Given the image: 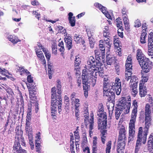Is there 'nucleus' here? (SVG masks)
I'll return each instance as SVG.
<instances>
[{"label": "nucleus", "mask_w": 153, "mask_h": 153, "mask_svg": "<svg viewBox=\"0 0 153 153\" xmlns=\"http://www.w3.org/2000/svg\"><path fill=\"white\" fill-rule=\"evenodd\" d=\"M29 92L30 98L31 100L36 101V100L37 88L36 85L27 87Z\"/></svg>", "instance_id": "10"}, {"label": "nucleus", "mask_w": 153, "mask_h": 153, "mask_svg": "<svg viewBox=\"0 0 153 153\" xmlns=\"http://www.w3.org/2000/svg\"><path fill=\"white\" fill-rule=\"evenodd\" d=\"M143 127H140L139 128L137 135V139L136 143L135 153H138L140 150V149L141 145V142L143 141V143L145 144L146 143V140L143 139Z\"/></svg>", "instance_id": "5"}, {"label": "nucleus", "mask_w": 153, "mask_h": 153, "mask_svg": "<svg viewBox=\"0 0 153 153\" xmlns=\"http://www.w3.org/2000/svg\"><path fill=\"white\" fill-rule=\"evenodd\" d=\"M137 60H138V62L139 63V62L140 61L142 62L143 60H144L146 57H144V55H143L140 56H137Z\"/></svg>", "instance_id": "53"}, {"label": "nucleus", "mask_w": 153, "mask_h": 153, "mask_svg": "<svg viewBox=\"0 0 153 153\" xmlns=\"http://www.w3.org/2000/svg\"><path fill=\"white\" fill-rule=\"evenodd\" d=\"M133 109L132 111L131 119L130 120L129 126V139L130 138V137H133L135 132L134 123L136 121V119L137 115L138 107L137 102L136 100H134L133 101Z\"/></svg>", "instance_id": "2"}, {"label": "nucleus", "mask_w": 153, "mask_h": 153, "mask_svg": "<svg viewBox=\"0 0 153 153\" xmlns=\"http://www.w3.org/2000/svg\"><path fill=\"white\" fill-rule=\"evenodd\" d=\"M99 118L98 120V129H104L107 124V116L105 112L97 113Z\"/></svg>", "instance_id": "7"}, {"label": "nucleus", "mask_w": 153, "mask_h": 153, "mask_svg": "<svg viewBox=\"0 0 153 153\" xmlns=\"http://www.w3.org/2000/svg\"><path fill=\"white\" fill-rule=\"evenodd\" d=\"M38 46V48H39L41 50V48L43 52L45 54L49 52L48 50L46 48H45L44 47L42 46L39 43L37 45Z\"/></svg>", "instance_id": "43"}, {"label": "nucleus", "mask_w": 153, "mask_h": 153, "mask_svg": "<svg viewBox=\"0 0 153 153\" xmlns=\"http://www.w3.org/2000/svg\"><path fill=\"white\" fill-rule=\"evenodd\" d=\"M126 139V135L125 134H119L118 138L119 141H122L121 144H123V143H125L124 141Z\"/></svg>", "instance_id": "38"}, {"label": "nucleus", "mask_w": 153, "mask_h": 153, "mask_svg": "<svg viewBox=\"0 0 153 153\" xmlns=\"http://www.w3.org/2000/svg\"><path fill=\"white\" fill-rule=\"evenodd\" d=\"M35 51L37 57L42 62V64L45 66H46L45 60L42 51H40V49L38 48H35Z\"/></svg>", "instance_id": "13"}, {"label": "nucleus", "mask_w": 153, "mask_h": 153, "mask_svg": "<svg viewBox=\"0 0 153 153\" xmlns=\"http://www.w3.org/2000/svg\"><path fill=\"white\" fill-rule=\"evenodd\" d=\"M112 87L105 82L103 83V95L108 100L111 102L114 101L115 99L114 91Z\"/></svg>", "instance_id": "4"}, {"label": "nucleus", "mask_w": 153, "mask_h": 153, "mask_svg": "<svg viewBox=\"0 0 153 153\" xmlns=\"http://www.w3.org/2000/svg\"><path fill=\"white\" fill-rule=\"evenodd\" d=\"M148 54L149 56H151V58L153 59V48H149L148 46Z\"/></svg>", "instance_id": "52"}, {"label": "nucleus", "mask_w": 153, "mask_h": 153, "mask_svg": "<svg viewBox=\"0 0 153 153\" xmlns=\"http://www.w3.org/2000/svg\"><path fill=\"white\" fill-rule=\"evenodd\" d=\"M0 73L4 76H6L7 73L9 74L8 71L4 68L1 69L0 68Z\"/></svg>", "instance_id": "59"}, {"label": "nucleus", "mask_w": 153, "mask_h": 153, "mask_svg": "<svg viewBox=\"0 0 153 153\" xmlns=\"http://www.w3.org/2000/svg\"><path fill=\"white\" fill-rule=\"evenodd\" d=\"M115 90L117 94L119 95L121 91V83L119 78H116L115 81Z\"/></svg>", "instance_id": "15"}, {"label": "nucleus", "mask_w": 153, "mask_h": 153, "mask_svg": "<svg viewBox=\"0 0 153 153\" xmlns=\"http://www.w3.org/2000/svg\"><path fill=\"white\" fill-rule=\"evenodd\" d=\"M58 46L60 47V48L59 49L60 52H61V54L62 55V56H63V53L64 51L65 48L64 46L63 42L62 41L59 40V43L58 44Z\"/></svg>", "instance_id": "28"}, {"label": "nucleus", "mask_w": 153, "mask_h": 153, "mask_svg": "<svg viewBox=\"0 0 153 153\" xmlns=\"http://www.w3.org/2000/svg\"><path fill=\"white\" fill-rule=\"evenodd\" d=\"M73 14L71 12H70L68 14L69 22L72 27L74 26L75 23V19L74 17H72Z\"/></svg>", "instance_id": "23"}, {"label": "nucleus", "mask_w": 153, "mask_h": 153, "mask_svg": "<svg viewBox=\"0 0 153 153\" xmlns=\"http://www.w3.org/2000/svg\"><path fill=\"white\" fill-rule=\"evenodd\" d=\"M111 142H108L107 144L106 149V153H110V150L111 148Z\"/></svg>", "instance_id": "47"}, {"label": "nucleus", "mask_w": 153, "mask_h": 153, "mask_svg": "<svg viewBox=\"0 0 153 153\" xmlns=\"http://www.w3.org/2000/svg\"><path fill=\"white\" fill-rule=\"evenodd\" d=\"M56 100L54 102V100H51V112L55 114L56 111Z\"/></svg>", "instance_id": "27"}, {"label": "nucleus", "mask_w": 153, "mask_h": 153, "mask_svg": "<svg viewBox=\"0 0 153 153\" xmlns=\"http://www.w3.org/2000/svg\"><path fill=\"white\" fill-rule=\"evenodd\" d=\"M74 133L75 140H79L80 137L79 135L78 130L77 129H76Z\"/></svg>", "instance_id": "54"}, {"label": "nucleus", "mask_w": 153, "mask_h": 153, "mask_svg": "<svg viewBox=\"0 0 153 153\" xmlns=\"http://www.w3.org/2000/svg\"><path fill=\"white\" fill-rule=\"evenodd\" d=\"M80 102L79 100L78 99H75V100L74 101V102L75 103V108H79L80 106V103L79 102Z\"/></svg>", "instance_id": "60"}, {"label": "nucleus", "mask_w": 153, "mask_h": 153, "mask_svg": "<svg viewBox=\"0 0 153 153\" xmlns=\"http://www.w3.org/2000/svg\"><path fill=\"white\" fill-rule=\"evenodd\" d=\"M100 43L99 46L100 47V45H102L105 49V47L108 48V51H109L111 46L112 41L111 40H109V41L108 42H104L103 40H100Z\"/></svg>", "instance_id": "19"}, {"label": "nucleus", "mask_w": 153, "mask_h": 153, "mask_svg": "<svg viewBox=\"0 0 153 153\" xmlns=\"http://www.w3.org/2000/svg\"><path fill=\"white\" fill-rule=\"evenodd\" d=\"M116 54L119 56H122L121 49V48L119 47H117L116 48Z\"/></svg>", "instance_id": "56"}, {"label": "nucleus", "mask_w": 153, "mask_h": 153, "mask_svg": "<svg viewBox=\"0 0 153 153\" xmlns=\"http://www.w3.org/2000/svg\"><path fill=\"white\" fill-rule=\"evenodd\" d=\"M86 137L84 138V139L83 140L82 142V148H84L85 147H86L85 146H86L87 140H86Z\"/></svg>", "instance_id": "64"}, {"label": "nucleus", "mask_w": 153, "mask_h": 153, "mask_svg": "<svg viewBox=\"0 0 153 153\" xmlns=\"http://www.w3.org/2000/svg\"><path fill=\"white\" fill-rule=\"evenodd\" d=\"M115 62V59L114 57L108 56L107 57L106 62L108 65H111Z\"/></svg>", "instance_id": "26"}, {"label": "nucleus", "mask_w": 153, "mask_h": 153, "mask_svg": "<svg viewBox=\"0 0 153 153\" xmlns=\"http://www.w3.org/2000/svg\"><path fill=\"white\" fill-rule=\"evenodd\" d=\"M36 142V151L38 152H40V143L39 142L37 143V142H36V141H35Z\"/></svg>", "instance_id": "50"}, {"label": "nucleus", "mask_w": 153, "mask_h": 153, "mask_svg": "<svg viewBox=\"0 0 153 153\" xmlns=\"http://www.w3.org/2000/svg\"><path fill=\"white\" fill-rule=\"evenodd\" d=\"M141 26V23L139 20L137 19L134 22V27H139Z\"/></svg>", "instance_id": "51"}, {"label": "nucleus", "mask_w": 153, "mask_h": 153, "mask_svg": "<svg viewBox=\"0 0 153 153\" xmlns=\"http://www.w3.org/2000/svg\"><path fill=\"white\" fill-rule=\"evenodd\" d=\"M139 64L144 72L146 73L150 71L153 66L152 62L147 58H145L142 62L140 61Z\"/></svg>", "instance_id": "8"}, {"label": "nucleus", "mask_w": 153, "mask_h": 153, "mask_svg": "<svg viewBox=\"0 0 153 153\" xmlns=\"http://www.w3.org/2000/svg\"><path fill=\"white\" fill-rule=\"evenodd\" d=\"M28 133L26 132V133L27 134L29 140H33V138L32 135V130H31L28 131Z\"/></svg>", "instance_id": "57"}, {"label": "nucleus", "mask_w": 153, "mask_h": 153, "mask_svg": "<svg viewBox=\"0 0 153 153\" xmlns=\"http://www.w3.org/2000/svg\"><path fill=\"white\" fill-rule=\"evenodd\" d=\"M99 118L98 120V129H104L107 124V116L105 112L97 113Z\"/></svg>", "instance_id": "6"}, {"label": "nucleus", "mask_w": 153, "mask_h": 153, "mask_svg": "<svg viewBox=\"0 0 153 153\" xmlns=\"http://www.w3.org/2000/svg\"><path fill=\"white\" fill-rule=\"evenodd\" d=\"M146 23H144L142 25V27L143 30V32H145L146 33V31L147 29L146 27Z\"/></svg>", "instance_id": "63"}, {"label": "nucleus", "mask_w": 153, "mask_h": 153, "mask_svg": "<svg viewBox=\"0 0 153 153\" xmlns=\"http://www.w3.org/2000/svg\"><path fill=\"white\" fill-rule=\"evenodd\" d=\"M73 138V137H71V138L70 142L71 144L70 145V150L71 151H73L74 150V142H73L72 141V140H73L72 138Z\"/></svg>", "instance_id": "58"}, {"label": "nucleus", "mask_w": 153, "mask_h": 153, "mask_svg": "<svg viewBox=\"0 0 153 153\" xmlns=\"http://www.w3.org/2000/svg\"><path fill=\"white\" fill-rule=\"evenodd\" d=\"M138 82V78L135 76H132L131 77L130 82L129 83L130 86L134 85L135 84L137 85V83Z\"/></svg>", "instance_id": "24"}, {"label": "nucleus", "mask_w": 153, "mask_h": 153, "mask_svg": "<svg viewBox=\"0 0 153 153\" xmlns=\"http://www.w3.org/2000/svg\"><path fill=\"white\" fill-rule=\"evenodd\" d=\"M121 20V19H120L119 18L117 19L116 21V23L117 27H123L122 22Z\"/></svg>", "instance_id": "46"}, {"label": "nucleus", "mask_w": 153, "mask_h": 153, "mask_svg": "<svg viewBox=\"0 0 153 153\" xmlns=\"http://www.w3.org/2000/svg\"><path fill=\"white\" fill-rule=\"evenodd\" d=\"M52 53L55 55L57 54V48L56 44L55 43H53L51 46Z\"/></svg>", "instance_id": "37"}, {"label": "nucleus", "mask_w": 153, "mask_h": 153, "mask_svg": "<svg viewBox=\"0 0 153 153\" xmlns=\"http://www.w3.org/2000/svg\"><path fill=\"white\" fill-rule=\"evenodd\" d=\"M26 131L28 133V131L31 130V129L30 128V122H29V118H28V119H26Z\"/></svg>", "instance_id": "41"}, {"label": "nucleus", "mask_w": 153, "mask_h": 153, "mask_svg": "<svg viewBox=\"0 0 153 153\" xmlns=\"http://www.w3.org/2000/svg\"><path fill=\"white\" fill-rule=\"evenodd\" d=\"M66 37L64 39L67 45V47L68 50L70 49L72 46V39L69 35H68L67 33L66 34Z\"/></svg>", "instance_id": "16"}, {"label": "nucleus", "mask_w": 153, "mask_h": 153, "mask_svg": "<svg viewBox=\"0 0 153 153\" xmlns=\"http://www.w3.org/2000/svg\"><path fill=\"white\" fill-rule=\"evenodd\" d=\"M73 39L74 41L77 43H79L83 45L85 42L84 39L81 37V36L77 34H74Z\"/></svg>", "instance_id": "18"}, {"label": "nucleus", "mask_w": 153, "mask_h": 153, "mask_svg": "<svg viewBox=\"0 0 153 153\" xmlns=\"http://www.w3.org/2000/svg\"><path fill=\"white\" fill-rule=\"evenodd\" d=\"M57 97H58L56 98V99H57V101L59 102L58 104V108L59 111H59V110L61 109L62 105V98L61 96L60 95H57Z\"/></svg>", "instance_id": "40"}, {"label": "nucleus", "mask_w": 153, "mask_h": 153, "mask_svg": "<svg viewBox=\"0 0 153 153\" xmlns=\"http://www.w3.org/2000/svg\"><path fill=\"white\" fill-rule=\"evenodd\" d=\"M145 126L144 128V131L143 130V139L146 140L147 135L148 133L149 129L150 126L151 125V116L150 114H145Z\"/></svg>", "instance_id": "9"}, {"label": "nucleus", "mask_w": 153, "mask_h": 153, "mask_svg": "<svg viewBox=\"0 0 153 153\" xmlns=\"http://www.w3.org/2000/svg\"><path fill=\"white\" fill-rule=\"evenodd\" d=\"M126 72H131L132 65L131 63H126Z\"/></svg>", "instance_id": "39"}, {"label": "nucleus", "mask_w": 153, "mask_h": 153, "mask_svg": "<svg viewBox=\"0 0 153 153\" xmlns=\"http://www.w3.org/2000/svg\"><path fill=\"white\" fill-rule=\"evenodd\" d=\"M17 68L18 72L21 75L25 74L27 75L30 74V72L24 68L23 67H18Z\"/></svg>", "instance_id": "20"}, {"label": "nucleus", "mask_w": 153, "mask_h": 153, "mask_svg": "<svg viewBox=\"0 0 153 153\" xmlns=\"http://www.w3.org/2000/svg\"><path fill=\"white\" fill-rule=\"evenodd\" d=\"M56 90L55 87H53L52 88L51 90V100H53L55 101L56 100V98L57 97V95H56Z\"/></svg>", "instance_id": "25"}, {"label": "nucleus", "mask_w": 153, "mask_h": 153, "mask_svg": "<svg viewBox=\"0 0 153 153\" xmlns=\"http://www.w3.org/2000/svg\"><path fill=\"white\" fill-rule=\"evenodd\" d=\"M119 104L121 108L123 109H127L128 111H129V110L131 106V103L129 102H127L125 98H123L121 99Z\"/></svg>", "instance_id": "12"}, {"label": "nucleus", "mask_w": 153, "mask_h": 153, "mask_svg": "<svg viewBox=\"0 0 153 153\" xmlns=\"http://www.w3.org/2000/svg\"><path fill=\"white\" fill-rule=\"evenodd\" d=\"M88 39L91 48H93L95 42L94 39L91 36L88 37Z\"/></svg>", "instance_id": "42"}, {"label": "nucleus", "mask_w": 153, "mask_h": 153, "mask_svg": "<svg viewBox=\"0 0 153 153\" xmlns=\"http://www.w3.org/2000/svg\"><path fill=\"white\" fill-rule=\"evenodd\" d=\"M130 87L131 88V93L132 94L135 96L137 93V85H136V84H135L134 85L130 86Z\"/></svg>", "instance_id": "33"}, {"label": "nucleus", "mask_w": 153, "mask_h": 153, "mask_svg": "<svg viewBox=\"0 0 153 153\" xmlns=\"http://www.w3.org/2000/svg\"><path fill=\"white\" fill-rule=\"evenodd\" d=\"M83 152L84 153H90V150L89 147L88 146L82 148Z\"/></svg>", "instance_id": "62"}, {"label": "nucleus", "mask_w": 153, "mask_h": 153, "mask_svg": "<svg viewBox=\"0 0 153 153\" xmlns=\"http://www.w3.org/2000/svg\"><path fill=\"white\" fill-rule=\"evenodd\" d=\"M123 110L121 108V107H120L115 112V117L116 119L118 120V119L121 113V111Z\"/></svg>", "instance_id": "44"}, {"label": "nucleus", "mask_w": 153, "mask_h": 153, "mask_svg": "<svg viewBox=\"0 0 153 153\" xmlns=\"http://www.w3.org/2000/svg\"><path fill=\"white\" fill-rule=\"evenodd\" d=\"M146 33L145 32H143L142 33L140 38V41L141 43L144 44L146 42L145 39Z\"/></svg>", "instance_id": "35"}, {"label": "nucleus", "mask_w": 153, "mask_h": 153, "mask_svg": "<svg viewBox=\"0 0 153 153\" xmlns=\"http://www.w3.org/2000/svg\"><path fill=\"white\" fill-rule=\"evenodd\" d=\"M81 61L80 59L79 58V57L78 56H76V58L75 60V65L76 67V68H75V69H76V71H78L79 69L78 67L79 65L80 64Z\"/></svg>", "instance_id": "31"}, {"label": "nucleus", "mask_w": 153, "mask_h": 153, "mask_svg": "<svg viewBox=\"0 0 153 153\" xmlns=\"http://www.w3.org/2000/svg\"><path fill=\"white\" fill-rule=\"evenodd\" d=\"M147 146L149 152H152L153 151V133L150 135L148 142Z\"/></svg>", "instance_id": "17"}, {"label": "nucleus", "mask_w": 153, "mask_h": 153, "mask_svg": "<svg viewBox=\"0 0 153 153\" xmlns=\"http://www.w3.org/2000/svg\"><path fill=\"white\" fill-rule=\"evenodd\" d=\"M7 38L13 44H16L18 42L20 41L18 38L14 35H8L7 36Z\"/></svg>", "instance_id": "22"}, {"label": "nucleus", "mask_w": 153, "mask_h": 153, "mask_svg": "<svg viewBox=\"0 0 153 153\" xmlns=\"http://www.w3.org/2000/svg\"><path fill=\"white\" fill-rule=\"evenodd\" d=\"M150 32L148 36V45L149 48H153V30Z\"/></svg>", "instance_id": "21"}, {"label": "nucleus", "mask_w": 153, "mask_h": 153, "mask_svg": "<svg viewBox=\"0 0 153 153\" xmlns=\"http://www.w3.org/2000/svg\"><path fill=\"white\" fill-rule=\"evenodd\" d=\"M91 116V118L88 120L89 123L90 124L89 129L90 130H92L93 129L94 123L93 115L92 114Z\"/></svg>", "instance_id": "34"}, {"label": "nucleus", "mask_w": 153, "mask_h": 153, "mask_svg": "<svg viewBox=\"0 0 153 153\" xmlns=\"http://www.w3.org/2000/svg\"><path fill=\"white\" fill-rule=\"evenodd\" d=\"M19 97L17 98L18 101L20 102L22 106H23L24 105V100L23 98L22 94L21 93H19Z\"/></svg>", "instance_id": "48"}, {"label": "nucleus", "mask_w": 153, "mask_h": 153, "mask_svg": "<svg viewBox=\"0 0 153 153\" xmlns=\"http://www.w3.org/2000/svg\"><path fill=\"white\" fill-rule=\"evenodd\" d=\"M124 24L126 27H128L129 23V20L127 15L124 16L123 17Z\"/></svg>", "instance_id": "49"}, {"label": "nucleus", "mask_w": 153, "mask_h": 153, "mask_svg": "<svg viewBox=\"0 0 153 153\" xmlns=\"http://www.w3.org/2000/svg\"><path fill=\"white\" fill-rule=\"evenodd\" d=\"M125 145V144L123 143L121 146L120 144H118L117 149V153H123Z\"/></svg>", "instance_id": "30"}, {"label": "nucleus", "mask_w": 153, "mask_h": 153, "mask_svg": "<svg viewBox=\"0 0 153 153\" xmlns=\"http://www.w3.org/2000/svg\"><path fill=\"white\" fill-rule=\"evenodd\" d=\"M100 50L101 53L97 52V51H95L96 60L93 56H91L87 61V65L86 68L83 69L82 72V78L83 85L84 95L85 97L88 96V89L89 85L88 84L92 83L93 86L96 82L97 74L100 76V73H103V71L100 68L101 62H103L105 59V49L102 45H100Z\"/></svg>", "instance_id": "1"}, {"label": "nucleus", "mask_w": 153, "mask_h": 153, "mask_svg": "<svg viewBox=\"0 0 153 153\" xmlns=\"http://www.w3.org/2000/svg\"><path fill=\"white\" fill-rule=\"evenodd\" d=\"M95 6L98 8L104 14L105 16L108 19H111V17L107 10V8L98 3L94 4Z\"/></svg>", "instance_id": "11"}, {"label": "nucleus", "mask_w": 153, "mask_h": 153, "mask_svg": "<svg viewBox=\"0 0 153 153\" xmlns=\"http://www.w3.org/2000/svg\"><path fill=\"white\" fill-rule=\"evenodd\" d=\"M118 128L120 130L119 134H126L125 127L123 125L118 124Z\"/></svg>", "instance_id": "32"}, {"label": "nucleus", "mask_w": 153, "mask_h": 153, "mask_svg": "<svg viewBox=\"0 0 153 153\" xmlns=\"http://www.w3.org/2000/svg\"><path fill=\"white\" fill-rule=\"evenodd\" d=\"M145 114H146L147 115L148 114H151L150 106L149 104H146L145 108Z\"/></svg>", "instance_id": "36"}, {"label": "nucleus", "mask_w": 153, "mask_h": 153, "mask_svg": "<svg viewBox=\"0 0 153 153\" xmlns=\"http://www.w3.org/2000/svg\"><path fill=\"white\" fill-rule=\"evenodd\" d=\"M64 102L65 104L67 106H68L69 105V99L68 97L65 95L64 97Z\"/></svg>", "instance_id": "61"}, {"label": "nucleus", "mask_w": 153, "mask_h": 153, "mask_svg": "<svg viewBox=\"0 0 153 153\" xmlns=\"http://www.w3.org/2000/svg\"><path fill=\"white\" fill-rule=\"evenodd\" d=\"M131 72H126L125 74V80L128 81L132 77Z\"/></svg>", "instance_id": "45"}, {"label": "nucleus", "mask_w": 153, "mask_h": 153, "mask_svg": "<svg viewBox=\"0 0 153 153\" xmlns=\"http://www.w3.org/2000/svg\"><path fill=\"white\" fill-rule=\"evenodd\" d=\"M58 85H57V91L56 93L58 94V95H60V94H61V85H60V83L58 82Z\"/></svg>", "instance_id": "55"}, {"label": "nucleus", "mask_w": 153, "mask_h": 153, "mask_svg": "<svg viewBox=\"0 0 153 153\" xmlns=\"http://www.w3.org/2000/svg\"><path fill=\"white\" fill-rule=\"evenodd\" d=\"M27 75V80L29 83L27 84V87L29 86H30V85H35V84L33 82V77H32L30 74Z\"/></svg>", "instance_id": "29"}, {"label": "nucleus", "mask_w": 153, "mask_h": 153, "mask_svg": "<svg viewBox=\"0 0 153 153\" xmlns=\"http://www.w3.org/2000/svg\"><path fill=\"white\" fill-rule=\"evenodd\" d=\"M144 83L140 82L139 86V94L141 97H144L147 94L146 89L144 86Z\"/></svg>", "instance_id": "14"}, {"label": "nucleus", "mask_w": 153, "mask_h": 153, "mask_svg": "<svg viewBox=\"0 0 153 153\" xmlns=\"http://www.w3.org/2000/svg\"><path fill=\"white\" fill-rule=\"evenodd\" d=\"M15 140L13 146V153H26L25 150L22 149L20 146V144L23 146H25L24 138L20 135H16L15 136Z\"/></svg>", "instance_id": "3"}]
</instances>
